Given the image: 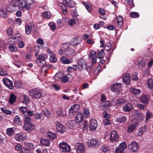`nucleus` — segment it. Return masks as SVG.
<instances>
[{"instance_id": "obj_1", "label": "nucleus", "mask_w": 153, "mask_h": 153, "mask_svg": "<svg viewBox=\"0 0 153 153\" xmlns=\"http://www.w3.org/2000/svg\"><path fill=\"white\" fill-rule=\"evenodd\" d=\"M25 118V123L23 128L25 131L30 132L33 130L35 128V126L31 123L30 118L25 114L24 116Z\"/></svg>"}, {"instance_id": "obj_2", "label": "nucleus", "mask_w": 153, "mask_h": 153, "mask_svg": "<svg viewBox=\"0 0 153 153\" xmlns=\"http://www.w3.org/2000/svg\"><path fill=\"white\" fill-rule=\"evenodd\" d=\"M48 56L46 54H41L39 55L36 60V63L40 67H42V69L46 67V63L45 60L47 58Z\"/></svg>"}, {"instance_id": "obj_3", "label": "nucleus", "mask_w": 153, "mask_h": 153, "mask_svg": "<svg viewBox=\"0 0 153 153\" xmlns=\"http://www.w3.org/2000/svg\"><path fill=\"white\" fill-rule=\"evenodd\" d=\"M30 94V95L33 98H39L42 96V93L41 89L35 88L29 91Z\"/></svg>"}, {"instance_id": "obj_4", "label": "nucleus", "mask_w": 153, "mask_h": 153, "mask_svg": "<svg viewBox=\"0 0 153 153\" xmlns=\"http://www.w3.org/2000/svg\"><path fill=\"white\" fill-rule=\"evenodd\" d=\"M59 147L61 151L64 152H69L71 150L70 146L65 141H62L59 145Z\"/></svg>"}, {"instance_id": "obj_5", "label": "nucleus", "mask_w": 153, "mask_h": 153, "mask_svg": "<svg viewBox=\"0 0 153 153\" xmlns=\"http://www.w3.org/2000/svg\"><path fill=\"white\" fill-rule=\"evenodd\" d=\"M75 147L76 149L77 153H84L85 151V147L82 143H76Z\"/></svg>"}, {"instance_id": "obj_6", "label": "nucleus", "mask_w": 153, "mask_h": 153, "mask_svg": "<svg viewBox=\"0 0 153 153\" xmlns=\"http://www.w3.org/2000/svg\"><path fill=\"white\" fill-rule=\"evenodd\" d=\"M111 91L116 94H120L121 92V84L120 83L114 84L111 87Z\"/></svg>"}, {"instance_id": "obj_7", "label": "nucleus", "mask_w": 153, "mask_h": 153, "mask_svg": "<svg viewBox=\"0 0 153 153\" xmlns=\"http://www.w3.org/2000/svg\"><path fill=\"white\" fill-rule=\"evenodd\" d=\"M78 65L80 70L85 69L87 67V62L85 60L82 58L79 59L78 61Z\"/></svg>"}, {"instance_id": "obj_8", "label": "nucleus", "mask_w": 153, "mask_h": 153, "mask_svg": "<svg viewBox=\"0 0 153 153\" xmlns=\"http://www.w3.org/2000/svg\"><path fill=\"white\" fill-rule=\"evenodd\" d=\"M87 143L88 146H91L92 147H97L100 144L99 140L95 138L91 140H88Z\"/></svg>"}, {"instance_id": "obj_9", "label": "nucleus", "mask_w": 153, "mask_h": 153, "mask_svg": "<svg viewBox=\"0 0 153 153\" xmlns=\"http://www.w3.org/2000/svg\"><path fill=\"white\" fill-rule=\"evenodd\" d=\"M129 149L133 152H136L139 148V144L135 141L131 142L128 146Z\"/></svg>"}, {"instance_id": "obj_10", "label": "nucleus", "mask_w": 153, "mask_h": 153, "mask_svg": "<svg viewBox=\"0 0 153 153\" xmlns=\"http://www.w3.org/2000/svg\"><path fill=\"white\" fill-rule=\"evenodd\" d=\"M2 81L4 85L9 89L12 90L13 88V82L7 78H4Z\"/></svg>"}, {"instance_id": "obj_11", "label": "nucleus", "mask_w": 153, "mask_h": 153, "mask_svg": "<svg viewBox=\"0 0 153 153\" xmlns=\"http://www.w3.org/2000/svg\"><path fill=\"white\" fill-rule=\"evenodd\" d=\"M126 148V145L125 142L121 143L118 147L116 149L115 153H123Z\"/></svg>"}, {"instance_id": "obj_12", "label": "nucleus", "mask_w": 153, "mask_h": 153, "mask_svg": "<svg viewBox=\"0 0 153 153\" xmlns=\"http://www.w3.org/2000/svg\"><path fill=\"white\" fill-rule=\"evenodd\" d=\"M81 40L79 39V37H75L73 38L70 42V44L72 46H76L77 45H79L81 46L83 45V44L81 43Z\"/></svg>"}, {"instance_id": "obj_13", "label": "nucleus", "mask_w": 153, "mask_h": 153, "mask_svg": "<svg viewBox=\"0 0 153 153\" xmlns=\"http://www.w3.org/2000/svg\"><path fill=\"white\" fill-rule=\"evenodd\" d=\"M55 124L56 129L58 132L61 133H63L66 131V129L63 125L59 122H56Z\"/></svg>"}, {"instance_id": "obj_14", "label": "nucleus", "mask_w": 153, "mask_h": 153, "mask_svg": "<svg viewBox=\"0 0 153 153\" xmlns=\"http://www.w3.org/2000/svg\"><path fill=\"white\" fill-rule=\"evenodd\" d=\"M96 54V52L94 51H91L89 54V58L92 60V64H94L96 62L97 59Z\"/></svg>"}, {"instance_id": "obj_15", "label": "nucleus", "mask_w": 153, "mask_h": 153, "mask_svg": "<svg viewBox=\"0 0 153 153\" xmlns=\"http://www.w3.org/2000/svg\"><path fill=\"white\" fill-rule=\"evenodd\" d=\"M34 148V145L30 143L26 142L24 143V149L22 150L28 152V151L32 150Z\"/></svg>"}, {"instance_id": "obj_16", "label": "nucleus", "mask_w": 153, "mask_h": 153, "mask_svg": "<svg viewBox=\"0 0 153 153\" xmlns=\"http://www.w3.org/2000/svg\"><path fill=\"white\" fill-rule=\"evenodd\" d=\"M65 51L66 54L68 56H72L76 54L74 50L69 47H68L65 48Z\"/></svg>"}, {"instance_id": "obj_17", "label": "nucleus", "mask_w": 153, "mask_h": 153, "mask_svg": "<svg viewBox=\"0 0 153 153\" xmlns=\"http://www.w3.org/2000/svg\"><path fill=\"white\" fill-rule=\"evenodd\" d=\"M97 126V123L96 120L92 119L90 120L89 128L90 130H95Z\"/></svg>"}, {"instance_id": "obj_18", "label": "nucleus", "mask_w": 153, "mask_h": 153, "mask_svg": "<svg viewBox=\"0 0 153 153\" xmlns=\"http://www.w3.org/2000/svg\"><path fill=\"white\" fill-rule=\"evenodd\" d=\"M61 79L62 82L66 83L72 80V76L71 74H68L66 76H63L61 78Z\"/></svg>"}, {"instance_id": "obj_19", "label": "nucleus", "mask_w": 153, "mask_h": 153, "mask_svg": "<svg viewBox=\"0 0 153 153\" xmlns=\"http://www.w3.org/2000/svg\"><path fill=\"white\" fill-rule=\"evenodd\" d=\"M110 140L112 141H117L118 139V136L117 135L115 131H111L110 136Z\"/></svg>"}, {"instance_id": "obj_20", "label": "nucleus", "mask_w": 153, "mask_h": 153, "mask_svg": "<svg viewBox=\"0 0 153 153\" xmlns=\"http://www.w3.org/2000/svg\"><path fill=\"white\" fill-rule=\"evenodd\" d=\"M34 2L33 0H24V6L26 9L29 10L30 9V5L32 4Z\"/></svg>"}, {"instance_id": "obj_21", "label": "nucleus", "mask_w": 153, "mask_h": 153, "mask_svg": "<svg viewBox=\"0 0 153 153\" xmlns=\"http://www.w3.org/2000/svg\"><path fill=\"white\" fill-rule=\"evenodd\" d=\"M149 95L144 94L140 97V100L142 103L146 104L149 102Z\"/></svg>"}, {"instance_id": "obj_22", "label": "nucleus", "mask_w": 153, "mask_h": 153, "mask_svg": "<svg viewBox=\"0 0 153 153\" xmlns=\"http://www.w3.org/2000/svg\"><path fill=\"white\" fill-rule=\"evenodd\" d=\"M130 75L129 73L125 74L123 77V80L124 83L129 85L131 82Z\"/></svg>"}, {"instance_id": "obj_23", "label": "nucleus", "mask_w": 153, "mask_h": 153, "mask_svg": "<svg viewBox=\"0 0 153 153\" xmlns=\"http://www.w3.org/2000/svg\"><path fill=\"white\" fill-rule=\"evenodd\" d=\"M133 108L132 104L130 103H128L123 108V110L125 112H129Z\"/></svg>"}, {"instance_id": "obj_24", "label": "nucleus", "mask_w": 153, "mask_h": 153, "mask_svg": "<svg viewBox=\"0 0 153 153\" xmlns=\"http://www.w3.org/2000/svg\"><path fill=\"white\" fill-rule=\"evenodd\" d=\"M25 136L22 133L17 134L15 136L16 140L18 142L22 141L25 139Z\"/></svg>"}, {"instance_id": "obj_25", "label": "nucleus", "mask_w": 153, "mask_h": 153, "mask_svg": "<svg viewBox=\"0 0 153 153\" xmlns=\"http://www.w3.org/2000/svg\"><path fill=\"white\" fill-rule=\"evenodd\" d=\"M65 5L70 8L75 7L76 3L72 0H65Z\"/></svg>"}, {"instance_id": "obj_26", "label": "nucleus", "mask_w": 153, "mask_h": 153, "mask_svg": "<svg viewBox=\"0 0 153 153\" xmlns=\"http://www.w3.org/2000/svg\"><path fill=\"white\" fill-rule=\"evenodd\" d=\"M138 123L135 122L131 125L128 128L127 131L129 133L132 132L135 129L136 127L137 126Z\"/></svg>"}, {"instance_id": "obj_27", "label": "nucleus", "mask_w": 153, "mask_h": 153, "mask_svg": "<svg viewBox=\"0 0 153 153\" xmlns=\"http://www.w3.org/2000/svg\"><path fill=\"white\" fill-rule=\"evenodd\" d=\"M16 129V128L14 127L8 128L6 130V134L9 136H11L14 134Z\"/></svg>"}, {"instance_id": "obj_28", "label": "nucleus", "mask_w": 153, "mask_h": 153, "mask_svg": "<svg viewBox=\"0 0 153 153\" xmlns=\"http://www.w3.org/2000/svg\"><path fill=\"white\" fill-rule=\"evenodd\" d=\"M117 27H121L123 25V18L122 16H119L117 17Z\"/></svg>"}, {"instance_id": "obj_29", "label": "nucleus", "mask_w": 153, "mask_h": 153, "mask_svg": "<svg viewBox=\"0 0 153 153\" xmlns=\"http://www.w3.org/2000/svg\"><path fill=\"white\" fill-rule=\"evenodd\" d=\"M40 143L41 145L45 146H48L50 144L49 140L46 139H42L40 140Z\"/></svg>"}, {"instance_id": "obj_30", "label": "nucleus", "mask_w": 153, "mask_h": 153, "mask_svg": "<svg viewBox=\"0 0 153 153\" xmlns=\"http://www.w3.org/2000/svg\"><path fill=\"white\" fill-rule=\"evenodd\" d=\"M126 102V100L124 98H122L118 99L116 100L115 104L116 105H121L123 104H125Z\"/></svg>"}, {"instance_id": "obj_31", "label": "nucleus", "mask_w": 153, "mask_h": 153, "mask_svg": "<svg viewBox=\"0 0 153 153\" xmlns=\"http://www.w3.org/2000/svg\"><path fill=\"white\" fill-rule=\"evenodd\" d=\"M47 136L49 139L51 140H54L56 137V134L52 132H48Z\"/></svg>"}, {"instance_id": "obj_32", "label": "nucleus", "mask_w": 153, "mask_h": 153, "mask_svg": "<svg viewBox=\"0 0 153 153\" xmlns=\"http://www.w3.org/2000/svg\"><path fill=\"white\" fill-rule=\"evenodd\" d=\"M61 61L64 64H68L71 63L72 61V59H68L67 58L63 56L61 58Z\"/></svg>"}, {"instance_id": "obj_33", "label": "nucleus", "mask_w": 153, "mask_h": 153, "mask_svg": "<svg viewBox=\"0 0 153 153\" xmlns=\"http://www.w3.org/2000/svg\"><path fill=\"white\" fill-rule=\"evenodd\" d=\"M14 123L16 125H20L22 124V120L19 116L16 115L14 120Z\"/></svg>"}, {"instance_id": "obj_34", "label": "nucleus", "mask_w": 153, "mask_h": 153, "mask_svg": "<svg viewBox=\"0 0 153 153\" xmlns=\"http://www.w3.org/2000/svg\"><path fill=\"white\" fill-rule=\"evenodd\" d=\"M147 83L148 87L152 90L153 88V79L152 78H149L147 80Z\"/></svg>"}, {"instance_id": "obj_35", "label": "nucleus", "mask_w": 153, "mask_h": 153, "mask_svg": "<svg viewBox=\"0 0 153 153\" xmlns=\"http://www.w3.org/2000/svg\"><path fill=\"white\" fill-rule=\"evenodd\" d=\"M83 120V117L82 114L79 113L76 117V122H81Z\"/></svg>"}, {"instance_id": "obj_36", "label": "nucleus", "mask_w": 153, "mask_h": 153, "mask_svg": "<svg viewBox=\"0 0 153 153\" xmlns=\"http://www.w3.org/2000/svg\"><path fill=\"white\" fill-rule=\"evenodd\" d=\"M130 92L133 95H137L140 94V91L139 89L132 88L130 89Z\"/></svg>"}, {"instance_id": "obj_37", "label": "nucleus", "mask_w": 153, "mask_h": 153, "mask_svg": "<svg viewBox=\"0 0 153 153\" xmlns=\"http://www.w3.org/2000/svg\"><path fill=\"white\" fill-rule=\"evenodd\" d=\"M16 99V96L14 94H11L9 98V102L11 104H13L15 102Z\"/></svg>"}, {"instance_id": "obj_38", "label": "nucleus", "mask_w": 153, "mask_h": 153, "mask_svg": "<svg viewBox=\"0 0 153 153\" xmlns=\"http://www.w3.org/2000/svg\"><path fill=\"white\" fill-rule=\"evenodd\" d=\"M146 114V121H149L150 119L153 117V114L149 110L147 111Z\"/></svg>"}, {"instance_id": "obj_39", "label": "nucleus", "mask_w": 153, "mask_h": 153, "mask_svg": "<svg viewBox=\"0 0 153 153\" xmlns=\"http://www.w3.org/2000/svg\"><path fill=\"white\" fill-rule=\"evenodd\" d=\"M8 49L11 52H16L17 50V48L13 44H10L8 47Z\"/></svg>"}, {"instance_id": "obj_40", "label": "nucleus", "mask_w": 153, "mask_h": 153, "mask_svg": "<svg viewBox=\"0 0 153 153\" xmlns=\"http://www.w3.org/2000/svg\"><path fill=\"white\" fill-rule=\"evenodd\" d=\"M78 105L77 104H76L72 105L70 109H69V112L70 115L74 114L75 113H76V109L75 108V107L76 106Z\"/></svg>"}, {"instance_id": "obj_41", "label": "nucleus", "mask_w": 153, "mask_h": 153, "mask_svg": "<svg viewBox=\"0 0 153 153\" xmlns=\"http://www.w3.org/2000/svg\"><path fill=\"white\" fill-rule=\"evenodd\" d=\"M147 128L145 126H143L141 127L139 130L138 133V136H141L143 133L146 131Z\"/></svg>"}, {"instance_id": "obj_42", "label": "nucleus", "mask_w": 153, "mask_h": 153, "mask_svg": "<svg viewBox=\"0 0 153 153\" xmlns=\"http://www.w3.org/2000/svg\"><path fill=\"white\" fill-rule=\"evenodd\" d=\"M1 110L3 113H5L7 115H10L12 113L11 111L7 110L6 108H1Z\"/></svg>"}, {"instance_id": "obj_43", "label": "nucleus", "mask_w": 153, "mask_h": 153, "mask_svg": "<svg viewBox=\"0 0 153 153\" xmlns=\"http://www.w3.org/2000/svg\"><path fill=\"white\" fill-rule=\"evenodd\" d=\"M126 117L125 116H123L122 117H119L117 118V122L120 123H125L126 120Z\"/></svg>"}, {"instance_id": "obj_44", "label": "nucleus", "mask_w": 153, "mask_h": 153, "mask_svg": "<svg viewBox=\"0 0 153 153\" xmlns=\"http://www.w3.org/2000/svg\"><path fill=\"white\" fill-rule=\"evenodd\" d=\"M104 56L105 53L104 50L103 49H102L98 54V57L99 59H100L103 58Z\"/></svg>"}, {"instance_id": "obj_45", "label": "nucleus", "mask_w": 153, "mask_h": 153, "mask_svg": "<svg viewBox=\"0 0 153 153\" xmlns=\"http://www.w3.org/2000/svg\"><path fill=\"white\" fill-rule=\"evenodd\" d=\"M133 114L135 117L138 118H141L142 115L139 111L136 110L134 111L133 112Z\"/></svg>"}, {"instance_id": "obj_46", "label": "nucleus", "mask_w": 153, "mask_h": 153, "mask_svg": "<svg viewBox=\"0 0 153 153\" xmlns=\"http://www.w3.org/2000/svg\"><path fill=\"white\" fill-rule=\"evenodd\" d=\"M42 15L43 18L47 19L50 17L51 14L50 12L47 11L43 13L42 14Z\"/></svg>"}, {"instance_id": "obj_47", "label": "nucleus", "mask_w": 153, "mask_h": 153, "mask_svg": "<svg viewBox=\"0 0 153 153\" xmlns=\"http://www.w3.org/2000/svg\"><path fill=\"white\" fill-rule=\"evenodd\" d=\"M130 14V16L133 18H136L138 17L139 16V14L138 13L132 12L129 13Z\"/></svg>"}, {"instance_id": "obj_48", "label": "nucleus", "mask_w": 153, "mask_h": 153, "mask_svg": "<svg viewBox=\"0 0 153 153\" xmlns=\"http://www.w3.org/2000/svg\"><path fill=\"white\" fill-rule=\"evenodd\" d=\"M25 32L27 34H29L31 33L32 30L31 28L28 25L25 26Z\"/></svg>"}, {"instance_id": "obj_49", "label": "nucleus", "mask_w": 153, "mask_h": 153, "mask_svg": "<svg viewBox=\"0 0 153 153\" xmlns=\"http://www.w3.org/2000/svg\"><path fill=\"white\" fill-rule=\"evenodd\" d=\"M111 44L109 42L107 43L104 47V49L107 51H108L111 48Z\"/></svg>"}, {"instance_id": "obj_50", "label": "nucleus", "mask_w": 153, "mask_h": 153, "mask_svg": "<svg viewBox=\"0 0 153 153\" xmlns=\"http://www.w3.org/2000/svg\"><path fill=\"white\" fill-rule=\"evenodd\" d=\"M84 113L85 117H88L90 116L89 110L88 108H85L84 109Z\"/></svg>"}, {"instance_id": "obj_51", "label": "nucleus", "mask_w": 153, "mask_h": 153, "mask_svg": "<svg viewBox=\"0 0 153 153\" xmlns=\"http://www.w3.org/2000/svg\"><path fill=\"white\" fill-rule=\"evenodd\" d=\"M49 26L51 29L53 31L56 29V26L55 24L53 22L50 23L49 24Z\"/></svg>"}, {"instance_id": "obj_52", "label": "nucleus", "mask_w": 153, "mask_h": 153, "mask_svg": "<svg viewBox=\"0 0 153 153\" xmlns=\"http://www.w3.org/2000/svg\"><path fill=\"white\" fill-rule=\"evenodd\" d=\"M50 61L52 62H55L57 60L55 56V55H52L50 56Z\"/></svg>"}, {"instance_id": "obj_53", "label": "nucleus", "mask_w": 153, "mask_h": 153, "mask_svg": "<svg viewBox=\"0 0 153 153\" xmlns=\"http://www.w3.org/2000/svg\"><path fill=\"white\" fill-rule=\"evenodd\" d=\"M21 37V35L19 33H17V34H16V35H15L14 37L12 38H10L8 39V41L9 42L10 40V41H11V39H16L17 38H20Z\"/></svg>"}, {"instance_id": "obj_54", "label": "nucleus", "mask_w": 153, "mask_h": 153, "mask_svg": "<svg viewBox=\"0 0 153 153\" xmlns=\"http://www.w3.org/2000/svg\"><path fill=\"white\" fill-rule=\"evenodd\" d=\"M23 97L24 98V100L23 101V103H26L28 102H29L30 101V99L29 97L28 96L26 95V94H23Z\"/></svg>"}, {"instance_id": "obj_55", "label": "nucleus", "mask_w": 153, "mask_h": 153, "mask_svg": "<svg viewBox=\"0 0 153 153\" xmlns=\"http://www.w3.org/2000/svg\"><path fill=\"white\" fill-rule=\"evenodd\" d=\"M7 16V14L6 11L2 10H1V17L3 18H5Z\"/></svg>"}, {"instance_id": "obj_56", "label": "nucleus", "mask_w": 153, "mask_h": 153, "mask_svg": "<svg viewBox=\"0 0 153 153\" xmlns=\"http://www.w3.org/2000/svg\"><path fill=\"white\" fill-rule=\"evenodd\" d=\"M43 114L44 116H47L48 117V116L50 114L49 111H48L47 109H45L43 111Z\"/></svg>"}, {"instance_id": "obj_57", "label": "nucleus", "mask_w": 153, "mask_h": 153, "mask_svg": "<svg viewBox=\"0 0 153 153\" xmlns=\"http://www.w3.org/2000/svg\"><path fill=\"white\" fill-rule=\"evenodd\" d=\"M20 110L23 114L26 113L27 111V108L26 107H21L19 108Z\"/></svg>"}, {"instance_id": "obj_58", "label": "nucleus", "mask_w": 153, "mask_h": 153, "mask_svg": "<svg viewBox=\"0 0 153 153\" xmlns=\"http://www.w3.org/2000/svg\"><path fill=\"white\" fill-rule=\"evenodd\" d=\"M42 117V114L41 113H37L35 115V117L36 119H39L41 118Z\"/></svg>"}, {"instance_id": "obj_59", "label": "nucleus", "mask_w": 153, "mask_h": 153, "mask_svg": "<svg viewBox=\"0 0 153 153\" xmlns=\"http://www.w3.org/2000/svg\"><path fill=\"white\" fill-rule=\"evenodd\" d=\"M103 123L105 125H107L110 124V122L108 119H105L103 120Z\"/></svg>"}, {"instance_id": "obj_60", "label": "nucleus", "mask_w": 153, "mask_h": 153, "mask_svg": "<svg viewBox=\"0 0 153 153\" xmlns=\"http://www.w3.org/2000/svg\"><path fill=\"white\" fill-rule=\"evenodd\" d=\"M101 149L104 152H107L109 150V148L105 146H102L101 147Z\"/></svg>"}, {"instance_id": "obj_61", "label": "nucleus", "mask_w": 153, "mask_h": 153, "mask_svg": "<svg viewBox=\"0 0 153 153\" xmlns=\"http://www.w3.org/2000/svg\"><path fill=\"white\" fill-rule=\"evenodd\" d=\"M132 79L135 81H137L138 79V78L137 76V73H134L132 76Z\"/></svg>"}, {"instance_id": "obj_62", "label": "nucleus", "mask_w": 153, "mask_h": 153, "mask_svg": "<svg viewBox=\"0 0 153 153\" xmlns=\"http://www.w3.org/2000/svg\"><path fill=\"white\" fill-rule=\"evenodd\" d=\"M13 8V5H8L7 8V11L10 12H13V9L12 8Z\"/></svg>"}, {"instance_id": "obj_63", "label": "nucleus", "mask_w": 153, "mask_h": 153, "mask_svg": "<svg viewBox=\"0 0 153 153\" xmlns=\"http://www.w3.org/2000/svg\"><path fill=\"white\" fill-rule=\"evenodd\" d=\"M61 8L62 9V13L65 15L67 14V12L66 7L64 5V6H61Z\"/></svg>"}, {"instance_id": "obj_64", "label": "nucleus", "mask_w": 153, "mask_h": 153, "mask_svg": "<svg viewBox=\"0 0 153 153\" xmlns=\"http://www.w3.org/2000/svg\"><path fill=\"white\" fill-rule=\"evenodd\" d=\"M145 62L144 61L140 60L138 62V65L140 68L144 66L145 65Z\"/></svg>"}]
</instances>
